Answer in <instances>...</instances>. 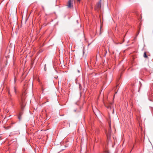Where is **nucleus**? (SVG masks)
<instances>
[{
    "instance_id": "nucleus-4",
    "label": "nucleus",
    "mask_w": 153,
    "mask_h": 153,
    "mask_svg": "<svg viewBox=\"0 0 153 153\" xmlns=\"http://www.w3.org/2000/svg\"><path fill=\"white\" fill-rule=\"evenodd\" d=\"M143 57L146 58H148V56L146 55V52H144L143 54Z\"/></svg>"
},
{
    "instance_id": "nucleus-11",
    "label": "nucleus",
    "mask_w": 153,
    "mask_h": 153,
    "mask_svg": "<svg viewBox=\"0 0 153 153\" xmlns=\"http://www.w3.org/2000/svg\"><path fill=\"white\" fill-rule=\"evenodd\" d=\"M14 81H15V82H16L15 79H14Z\"/></svg>"
},
{
    "instance_id": "nucleus-6",
    "label": "nucleus",
    "mask_w": 153,
    "mask_h": 153,
    "mask_svg": "<svg viewBox=\"0 0 153 153\" xmlns=\"http://www.w3.org/2000/svg\"><path fill=\"white\" fill-rule=\"evenodd\" d=\"M108 108H110V109L111 108V106H109L108 107H107Z\"/></svg>"
},
{
    "instance_id": "nucleus-1",
    "label": "nucleus",
    "mask_w": 153,
    "mask_h": 153,
    "mask_svg": "<svg viewBox=\"0 0 153 153\" xmlns=\"http://www.w3.org/2000/svg\"><path fill=\"white\" fill-rule=\"evenodd\" d=\"M25 93H23L22 95L21 96V100L19 101L22 109H23V107L25 105Z\"/></svg>"
},
{
    "instance_id": "nucleus-2",
    "label": "nucleus",
    "mask_w": 153,
    "mask_h": 153,
    "mask_svg": "<svg viewBox=\"0 0 153 153\" xmlns=\"http://www.w3.org/2000/svg\"><path fill=\"white\" fill-rule=\"evenodd\" d=\"M73 0H69L68 1L67 6L68 8H73Z\"/></svg>"
},
{
    "instance_id": "nucleus-13",
    "label": "nucleus",
    "mask_w": 153,
    "mask_h": 153,
    "mask_svg": "<svg viewBox=\"0 0 153 153\" xmlns=\"http://www.w3.org/2000/svg\"><path fill=\"white\" fill-rule=\"evenodd\" d=\"M106 134V135H107V136L108 137V135H107V134Z\"/></svg>"
},
{
    "instance_id": "nucleus-12",
    "label": "nucleus",
    "mask_w": 153,
    "mask_h": 153,
    "mask_svg": "<svg viewBox=\"0 0 153 153\" xmlns=\"http://www.w3.org/2000/svg\"><path fill=\"white\" fill-rule=\"evenodd\" d=\"M78 1H80V0H77Z\"/></svg>"
},
{
    "instance_id": "nucleus-3",
    "label": "nucleus",
    "mask_w": 153,
    "mask_h": 153,
    "mask_svg": "<svg viewBox=\"0 0 153 153\" xmlns=\"http://www.w3.org/2000/svg\"><path fill=\"white\" fill-rule=\"evenodd\" d=\"M101 6V0H100V1L97 3V7L98 8H100Z\"/></svg>"
},
{
    "instance_id": "nucleus-7",
    "label": "nucleus",
    "mask_w": 153,
    "mask_h": 153,
    "mask_svg": "<svg viewBox=\"0 0 153 153\" xmlns=\"http://www.w3.org/2000/svg\"><path fill=\"white\" fill-rule=\"evenodd\" d=\"M105 153H109V152L108 151H105Z\"/></svg>"
},
{
    "instance_id": "nucleus-5",
    "label": "nucleus",
    "mask_w": 153,
    "mask_h": 153,
    "mask_svg": "<svg viewBox=\"0 0 153 153\" xmlns=\"http://www.w3.org/2000/svg\"><path fill=\"white\" fill-rule=\"evenodd\" d=\"M13 92H14L15 94H16V87H14L13 89Z\"/></svg>"
},
{
    "instance_id": "nucleus-8",
    "label": "nucleus",
    "mask_w": 153,
    "mask_h": 153,
    "mask_svg": "<svg viewBox=\"0 0 153 153\" xmlns=\"http://www.w3.org/2000/svg\"><path fill=\"white\" fill-rule=\"evenodd\" d=\"M18 118H19V119H20V118H20V117L19 116V117H18Z\"/></svg>"
},
{
    "instance_id": "nucleus-10",
    "label": "nucleus",
    "mask_w": 153,
    "mask_h": 153,
    "mask_svg": "<svg viewBox=\"0 0 153 153\" xmlns=\"http://www.w3.org/2000/svg\"><path fill=\"white\" fill-rule=\"evenodd\" d=\"M106 51H105V54H106Z\"/></svg>"
},
{
    "instance_id": "nucleus-9",
    "label": "nucleus",
    "mask_w": 153,
    "mask_h": 153,
    "mask_svg": "<svg viewBox=\"0 0 153 153\" xmlns=\"http://www.w3.org/2000/svg\"><path fill=\"white\" fill-rule=\"evenodd\" d=\"M78 72H79V71H78Z\"/></svg>"
}]
</instances>
